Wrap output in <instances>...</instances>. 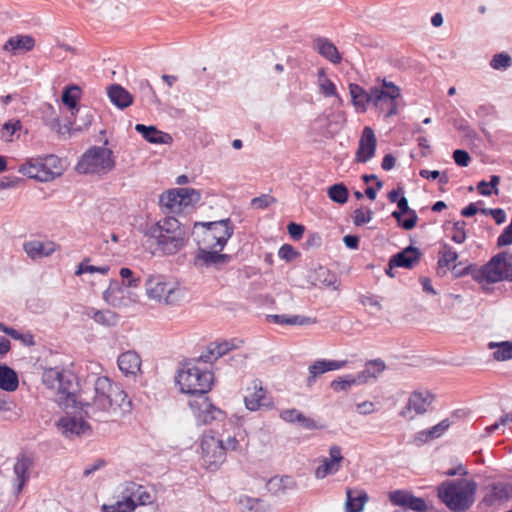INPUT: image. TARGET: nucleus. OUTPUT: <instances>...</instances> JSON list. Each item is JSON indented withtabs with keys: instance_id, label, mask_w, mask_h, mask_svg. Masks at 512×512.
I'll return each mask as SVG.
<instances>
[{
	"instance_id": "obj_1",
	"label": "nucleus",
	"mask_w": 512,
	"mask_h": 512,
	"mask_svg": "<svg viewBox=\"0 0 512 512\" xmlns=\"http://www.w3.org/2000/svg\"><path fill=\"white\" fill-rule=\"evenodd\" d=\"M42 382L55 391V401L63 409L75 408L79 404L85 415L96 421H107L131 411L132 404L127 399L126 392L107 377H98L95 380L92 402L86 398L78 399L77 378L69 370L59 367L45 369Z\"/></svg>"
},
{
	"instance_id": "obj_2",
	"label": "nucleus",
	"mask_w": 512,
	"mask_h": 512,
	"mask_svg": "<svg viewBox=\"0 0 512 512\" xmlns=\"http://www.w3.org/2000/svg\"><path fill=\"white\" fill-rule=\"evenodd\" d=\"M144 234L155 239L158 249L166 255L176 254L188 241L185 226L174 217H165L148 226Z\"/></svg>"
},
{
	"instance_id": "obj_3",
	"label": "nucleus",
	"mask_w": 512,
	"mask_h": 512,
	"mask_svg": "<svg viewBox=\"0 0 512 512\" xmlns=\"http://www.w3.org/2000/svg\"><path fill=\"white\" fill-rule=\"evenodd\" d=\"M478 484L467 478L446 480L437 487L439 500L452 512H465L475 502Z\"/></svg>"
},
{
	"instance_id": "obj_4",
	"label": "nucleus",
	"mask_w": 512,
	"mask_h": 512,
	"mask_svg": "<svg viewBox=\"0 0 512 512\" xmlns=\"http://www.w3.org/2000/svg\"><path fill=\"white\" fill-rule=\"evenodd\" d=\"M213 374L208 370H201L198 367L186 364L178 372L176 382L180 386V390L186 394H199L204 396L213 384Z\"/></svg>"
},
{
	"instance_id": "obj_5",
	"label": "nucleus",
	"mask_w": 512,
	"mask_h": 512,
	"mask_svg": "<svg viewBox=\"0 0 512 512\" xmlns=\"http://www.w3.org/2000/svg\"><path fill=\"white\" fill-rule=\"evenodd\" d=\"M145 286L150 299L166 305H175L185 296L184 288L174 281L167 280L162 275L150 276Z\"/></svg>"
},
{
	"instance_id": "obj_6",
	"label": "nucleus",
	"mask_w": 512,
	"mask_h": 512,
	"mask_svg": "<svg viewBox=\"0 0 512 512\" xmlns=\"http://www.w3.org/2000/svg\"><path fill=\"white\" fill-rule=\"evenodd\" d=\"M63 167L55 155L29 159L19 169V172L31 179L48 182L62 174Z\"/></svg>"
},
{
	"instance_id": "obj_7",
	"label": "nucleus",
	"mask_w": 512,
	"mask_h": 512,
	"mask_svg": "<svg viewBox=\"0 0 512 512\" xmlns=\"http://www.w3.org/2000/svg\"><path fill=\"white\" fill-rule=\"evenodd\" d=\"M115 167L112 150L94 146L87 150L77 164L80 173H108Z\"/></svg>"
},
{
	"instance_id": "obj_8",
	"label": "nucleus",
	"mask_w": 512,
	"mask_h": 512,
	"mask_svg": "<svg viewBox=\"0 0 512 512\" xmlns=\"http://www.w3.org/2000/svg\"><path fill=\"white\" fill-rule=\"evenodd\" d=\"M476 279L487 283H497L503 280L512 281V254L500 252L493 256L477 273Z\"/></svg>"
},
{
	"instance_id": "obj_9",
	"label": "nucleus",
	"mask_w": 512,
	"mask_h": 512,
	"mask_svg": "<svg viewBox=\"0 0 512 512\" xmlns=\"http://www.w3.org/2000/svg\"><path fill=\"white\" fill-rule=\"evenodd\" d=\"M400 96L401 90L393 82L382 80L379 86L372 87V105L386 117L397 114Z\"/></svg>"
},
{
	"instance_id": "obj_10",
	"label": "nucleus",
	"mask_w": 512,
	"mask_h": 512,
	"mask_svg": "<svg viewBox=\"0 0 512 512\" xmlns=\"http://www.w3.org/2000/svg\"><path fill=\"white\" fill-rule=\"evenodd\" d=\"M200 197V192L194 188H175L163 193L159 203L167 212L180 213L183 208L197 203Z\"/></svg>"
},
{
	"instance_id": "obj_11",
	"label": "nucleus",
	"mask_w": 512,
	"mask_h": 512,
	"mask_svg": "<svg viewBox=\"0 0 512 512\" xmlns=\"http://www.w3.org/2000/svg\"><path fill=\"white\" fill-rule=\"evenodd\" d=\"M203 465L211 471L217 470L225 461L224 441L205 433L201 441Z\"/></svg>"
},
{
	"instance_id": "obj_12",
	"label": "nucleus",
	"mask_w": 512,
	"mask_h": 512,
	"mask_svg": "<svg viewBox=\"0 0 512 512\" xmlns=\"http://www.w3.org/2000/svg\"><path fill=\"white\" fill-rule=\"evenodd\" d=\"M435 397L428 390H415L408 398L400 415L409 420L414 419L415 415L425 414L432 405Z\"/></svg>"
},
{
	"instance_id": "obj_13",
	"label": "nucleus",
	"mask_w": 512,
	"mask_h": 512,
	"mask_svg": "<svg viewBox=\"0 0 512 512\" xmlns=\"http://www.w3.org/2000/svg\"><path fill=\"white\" fill-rule=\"evenodd\" d=\"M244 403L248 410L257 411L261 408H271L273 403L266 395V390L263 388L262 383L258 379L250 382L246 388V395L244 396Z\"/></svg>"
},
{
	"instance_id": "obj_14",
	"label": "nucleus",
	"mask_w": 512,
	"mask_h": 512,
	"mask_svg": "<svg viewBox=\"0 0 512 512\" xmlns=\"http://www.w3.org/2000/svg\"><path fill=\"white\" fill-rule=\"evenodd\" d=\"M56 427L58 431L66 438L79 437L90 431L89 424L82 418L76 416H63L57 423Z\"/></svg>"
},
{
	"instance_id": "obj_15",
	"label": "nucleus",
	"mask_w": 512,
	"mask_h": 512,
	"mask_svg": "<svg viewBox=\"0 0 512 512\" xmlns=\"http://www.w3.org/2000/svg\"><path fill=\"white\" fill-rule=\"evenodd\" d=\"M377 139L373 129L369 126L363 129L359 139L358 149L355 155V161L366 163L374 157L376 152Z\"/></svg>"
},
{
	"instance_id": "obj_16",
	"label": "nucleus",
	"mask_w": 512,
	"mask_h": 512,
	"mask_svg": "<svg viewBox=\"0 0 512 512\" xmlns=\"http://www.w3.org/2000/svg\"><path fill=\"white\" fill-rule=\"evenodd\" d=\"M389 498L393 504L403 507V510L406 511L410 509L415 512H426L428 509V505L423 498L416 497L406 490L393 491Z\"/></svg>"
},
{
	"instance_id": "obj_17",
	"label": "nucleus",
	"mask_w": 512,
	"mask_h": 512,
	"mask_svg": "<svg viewBox=\"0 0 512 512\" xmlns=\"http://www.w3.org/2000/svg\"><path fill=\"white\" fill-rule=\"evenodd\" d=\"M190 406L197 411L195 415L199 422L202 424H210L214 420H221L224 417V412L215 407L207 397H200L199 400L191 402Z\"/></svg>"
},
{
	"instance_id": "obj_18",
	"label": "nucleus",
	"mask_w": 512,
	"mask_h": 512,
	"mask_svg": "<svg viewBox=\"0 0 512 512\" xmlns=\"http://www.w3.org/2000/svg\"><path fill=\"white\" fill-rule=\"evenodd\" d=\"M342 460L341 447L338 445L331 446L329 449V458H324L322 463L316 468L315 477L317 479H323L329 474L338 472Z\"/></svg>"
},
{
	"instance_id": "obj_19",
	"label": "nucleus",
	"mask_w": 512,
	"mask_h": 512,
	"mask_svg": "<svg viewBox=\"0 0 512 512\" xmlns=\"http://www.w3.org/2000/svg\"><path fill=\"white\" fill-rule=\"evenodd\" d=\"M232 257L228 254H220L218 249L206 250V248H199L195 257L194 265L200 266H214L220 268L231 261Z\"/></svg>"
},
{
	"instance_id": "obj_20",
	"label": "nucleus",
	"mask_w": 512,
	"mask_h": 512,
	"mask_svg": "<svg viewBox=\"0 0 512 512\" xmlns=\"http://www.w3.org/2000/svg\"><path fill=\"white\" fill-rule=\"evenodd\" d=\"M58 245L53 241L30 240L23 243V250L33 260H39L52 255Z\"/></svg>"
},
{
	"instance_id": "obj_21",
	"label": "nucleus",
	"mask_w": 512,
	"mask_h": 512,
	"mask_svg": "<svg viewBox=\"0 0 512 512\" xmlns=\"http://www.w3.org/2000/svg\"><path fill=\"white\" fill-rule=\"evenodd\" d=\"M207 230L216 237L215 244L219 246V251H222L228 239L234 232V226L229 218L220 221L208 222L203 224Z\"/></svg>"
},
{
	"instance_id": "obj_22",
	"label": "nucleus",
	"mask_w": 512,
	"mask_h": 512,
	"mask_svg": "<svg viewBox=\"0 0 512 512\" xmlns=\"http://www.w3.org/2000/svg\"><path fill=\"white\" fill-rule=\"evenodd\" d=\"M33 465V458L27 454H20L16 458V462L14 464V474L17 493L22 491L24 485L29 480L30 470L32 469Z\"/></svg>"
},
{
	"instance_id": "obj_23",
	"label": "nucleus",
	"mask_w": 512,
	"mask_h": 512,
	"mask_svg": "<svg viewBox=\"0 0 512 512\" xmlns=\"http://www.w3.org/2000/svg\"><path fill=\"white\" fill-rule=\"evenodd\" d=\"M242 343L243 341L238 339L223 341L221 343L213 342L207 347V351L200 356V359L205 363L212 362L227 354L232 349L238 348Z\"/></svg>"
},
{
	"instance_id": "obj_24",
	"label": "nucleus",
	"mask_w": 512,
	"mask_h": 512,
	"mask_svg": "<svg viewBox=\"0 0 512 512\" xmlns=\"http://www.w3.org/2000/svg\"><path fill=\"white\" fill-rule=\"evenodd\" d=\"M421 251L413 246H408L390 259V269L394 267L413 268L420 260Z\"/></svg>"
},
{
	"instance_id": "obj_25",
	"label": "nucleus",
	"mask_w": 512,
	"mask_h": 512,
	"mask_svg": "<svg viewBox=\"0 0 512 512\" xmlns=\"http://www.w3.org/2000/svg\"><path fill=\"white\" fill-rule=\"evenodd\" d=\"M346 364V361L336 360H317L311 364L308 368L309 376L307 378L308 386H311L316 379L322 374L328 371H334L342 368Z\"/></svg>"
},
{
	"instance_id": "obj_26",
	"label": "nucleus",
	"mask_w": 512,
	"mask_h": 512,
	"mask_svg": "<svg viewBox=\"0 0 512 512\" xmlns=\"http://www.w3.org/2000/svg\"><path fill=\"white\" fill-rule=\"evenodd\" d=\"M122 494L132 500V504L135 505V508L138 505H146L152 502V496L147 489L134 482L126 483Z\"/></svg>"
},
{
	"instance_id": "obj_27",
	"label": "nucleus",
	"mask_w": 512,
	"mask_h": 512,
	"mask_svg": "<svg viewBox=\"0 0 512 512\" xmlns=\"http://www.w3.org/2000/svg\"><path fill=\"white\" fill-rule=\"evenodd\" d=\"M135 130L140 133L146 141L153 144H171L173 141L170 134L158 130L155 126L137 124Z\"/></svg>"
},
{
	"instance_id": "obj_28",
	"label": "nucleus",
	"mask_w": 512,
	"mask_h": 512,
	"mask_svg": "<svg viewBox=\"0 0 512 512\" xmlns=\"http://www.w3.org/2000/svg\"><path fill=\"white\" fill-rule=\"evenodd\" d=\"M35 46V40L30 35H17L10 37L3 45V50L11 53L28 52Z\"/></svg>"
},
{
	"instance_id": "obj_29",
	"label": "nucleus",
	"mask_w": 512,
	"mask_h": 512,
	"mask_svg": "<svg viewBox=\"0 0 512 512\" xmlns=\"http://www.w3.org/2000/svg\"><path fill=\"white\" fill-rule=\"evenodd\" d=\"M313 48L324 58L338 64L341 62V55L337 47L327 38L318 37L313 42Z\"/></svg>"
},
{
	"instance_id": "obj_30",
	"label": "nucleus",
	"mask_w": 512,
	"mask_h": 512,
	"mask_svg": "<svg viewBox=\"0 0 512 512\" xmlns=\"http://www.w3.org/2000/svg\"><path fill=\"white\" fill-rule=\"evenodd\" d=\"M117 362H118L119 369L125 375H136L138 372H140L141 358L134 351H127V352L122 353L118 357Z\"/></svg>"
},
{
	"instance_id": "obj_31",
	"label": "nucleus",
	"mask_w": 512,
	"mask_h": 512,
	"mask_svg": "<svg viewBox=\"0 0 512 512\" xmlns=\"http://www.w3.org/2000/svg\"><path fill=\"white\" fill-rule=\"evenodd\" d=\"M368 501V494L364 490L347 489L346 490V512H361Z\"/></svg>"
},
{
	"instance_id": "obj_32",
	"label": "nucleus",
	"mask_w": 512,
	"mask_h": 512,
	"mask_svg": "<svg viewBox=\"0 0 512 512\" xmlns=\"http://www.w3.org/2000/svg\"><path fill=\"white\" fill-rule=\"evenodd\" d=\"M512 498V485L498 483L492 486L489 493L486 494L484 501L492 506L500 502L509 500Z\"/></svg>"
},
{
	"instance_id": "obj_33",
	"label": "nucleus",
	"mask_w": 512,
	"mask_h": 512,
	"mask_svg": "<svg viewBox=\"0 0 512 512\" xmlns=\"http://www.w3.org/2000/svg\"><path fill=\"white\" fill-rule=\"evenodd\" d=\"M349 92L352 98L353 105L364 112L367 105H372V87L369 90L362 88L357 84L349 85Z\"/></svg>"
},
{
	"instance_id": "obj_34",
	"label": "nucleus",
	"mask_w": 512,
	"mask_h": 512,
	"mask_svg": "<svg viewBox=\"0 0 512 512\" xmlns=\"http://www.w3.org/2000/svg\"><path fill=\"white\" fill-rule=\"evenodd\" d=\"M107 93L110 101L120 109H124L133 103L132 95L118 84L108 87Z\"/></svg>"
},
{
	"instance_id": "obj_35",
	"label": "nucleus",
	"mask_w": 512,
	"mask_h": 512,
	"mask_svg": "<svg viewBox=\"0 0 512 512\" xmlns=\"http://www.w3.org/2000/svg\"><path fill=\"white\" fill-rule=\"evenodd\" d=\"M280 418L289 423H298L305 429L312 430L318 428L316 422L313 419L306 417L297 409H286L281 411Z\"/></svg>"
},
{
	"instance_id": "obj_36",
	"label": "nucleus",
	"mask_w": 512,
	"mask_h": 512,
	"mask_svg": "<svg viewBox=\"0 0 512 512\" xmlns=\"http://www.w3.org/2000/svg\"><path fill=\"white\" fill-rule=\"evenodd\" d=\"M451 422L449 419H444L437 425L429 428L419 431L415 435V441L423 444L428 442L429 440L439 438L441 435H443L447 429L450 427Z\"/></svg>"
},
{
	"instance_id": "obj_37",
	"label": "nucleus",
	"mask_w": 512,
	"mask_h": 512,
	"mask_svg": "<svg viewBox=\"0 0 512 512\" xmlns=\"http://www.w3.org/2000/svg\"><path fill=\"white\" fill-rule=\"evenodd\" d=\"M72 117H74V119L69 120L72 132H80L87 129L91 125L93 120V115L91 114V111L85 107L76 109Z\"/></svg>"
},
{
	"instance_id": "obj_38",
	"label": "nucleus",
	"mask_w": 512,
	"mask_h": 512,
	"mask_svg": "<svg viewBox=\"0 0 512 512\" xmlns=\"http://www.w3.org/2000/svg\"><path fill=\"white\" fill-rule=\"evenodd\" d=\"M19 380L16 372L10 367L0 366V388L12 392L18 388Z\"/></svg>"
},
{
	"instance_id": "obj_39",
	"label": "nucleus",
	"mask_w": 512,
	"mask_h": 512,
	"mask_svg": "<svg viewBox=\"0 0 512 512\" xmlns=\"http://www.w3.org/2000/svg\"><path fill=\"white\" fill-rule=\"evenodd\" d=\"M123 294L124 289L119 285V283L117 281H111L110 285L103 293V298L108 304L114 307H119L123 305Z\"/></svg>"
},
{
	"instance_id": "obj_40",
	"label": "nucleus",
	"mask_w": 512,
	"mask_h": 512,
	"mask_svg": "<svg viewBox=\"0 0 512 512\" xmlns=\"http://www.w3.org/2000/svg\"><path fill=\"white\" fill-rule=\"evenodd\" d=\"M458 259V253L448 244H443L439 251L438 273H446V268Z\"/></svg>"
},
{
	"instance_id": "obj_41",
	"label": "nucleus",
	"mask_w": 512,
	"mask_h": 512,
	"mask_svg": "<svg viewBox=\"0 0 512 512\" xmlns=\"http://www.w3.org/2000/svg\"><path fill=\"white\" fill-rule=\"evenodd\" d=\"M81 90L77 85H71L67 87L62 94L61 100L64 105L68 107L71 112V116L74 115L76 109H80L81 107L77 106V101L80 98Z\"/></svg>"
},
{
	"instance_id": "obj_42",
	"label": "nucleus",
	"mask_w": 512,
	"mask_h": 512,
	"mask_svg": "<svg viewBox=\"0 0 512 512\" xmlns=\"http://www.w3.org/2000/svg\"><path fill=\"white\" fill-rule=\"evenodd\" d=\"M374 367L376 368V372H383L385 369V363L379 359L369 361L366 364L365 369L354 376L357 385L364 384L370 378H373L374 372H372V368Z\"/></svg>"
},
{
	"instance_id": "obj_43",
	"label": "nucleus",
	"mask_w": 512,
	"mask_h": 512,
	"mask_svg": "<svg viewBox=\"0 0 512 512\" xmlns=\"http://www.w3.org/2000/svg\"><path fill=\"white\" fill-rule=\"evenodd\" d=\"M399 211L403 213L409 214V217L400 222V226L405 230L413 229L418 221V216L415 210H411L408 205V200L406 197H401L398 202Z\"/></svg>"
},
{
	"instance_id": "obj_44",
	"label": "nucleus",
	"mask_w": 512,
	"mask_h": 512,
	"mask_svg": "<svg viewBox=\"0 0 512 512\" xmlns=\"http://www.w3.org/2000/svg\"><path fill=\"white\" fill-rule=\"evenodd\" d=\"M271 319L277 324L285 325H308L316 323V320L310 317L299 315H271Z\"/></svg>"
},
{
	"instance_id": "obj_45",
	"label": "nucleus",
	"mask_w": 512,
	"mask_h": 512,
	"mask_svg": "<svg viewBox=\"0 0 512 512\" xmlns=\"http://www.w3.org/2000/svg\"><path fill=\"white\" fill-rule=\"evenodd\" d=\"M92 314L87 313L88 316H92L94 321L104 326H115L118 323V315L111 310H94L91 309Z\"/></svg>"
},
{
	"instance_id": "obj_46",
	"label": "nucleus",
	"mask_w": 512,
	"mask_h": 512,
	"mask_svg": "<svg viewBox=\"0 0 512 512\" xmlns=\"http://www.w3.org/2000/svg\"><path fill=\"white\" fill-rule=\"evenodd\" d=\"M490 349H495L494 359L497 361H506L512 359V342L504 341L500 343L490 342Z\"/></svg>"
},
{
	"instance_id": "obj_47",
	"label": "nucleus",
	"mask_w": 512,
	"mask_h": 512,
	"mask_svg": "<svg viewBox=\"0 0 512 512\" xmlns=\"http://www.w3.org/2000/svg\"><path fill=\"white\" fill-rule=\"evenodd\" d=\"M318 86L321 94L325 97H338L334 83L326 76L324 69L318 70Z\"/></svg>"
},
{
	"instance_id": "obj_48",
	"label": "nucleus",
	"mask_w": 512,
	"mask_h": 512,
	"mask_svg": "<svg viewBox=\"0 0 512 512\" xmlns=\"http://www.w3.org/2000/svg\"><path fill=\"white\" fill-rule=\"evenodd\" d=\"M328 197L338 204H344L348 200V189L343 183L330 186L327 190Z\"/></svg>"
},
{
	"instance_id": "obj_49",
	"label": "nucleus",
	"mask_w": 512,
	"mask_h": 512,
	"mask_svg": "<svg viewBox=\"0 0 512 512\" xmlns=\"http://www.w3.org/2000/svg\"><path fill=\"white\" fill-rule=\"evenodd\" d=\"M135 505L132 504V500L128 499L126 495H123V499L115 502L111 505L104 504L102 506L103 512H133Z\"/></svg>"
},
{
	"instance_id": "obj_50",
	"label": "nucleus",
	"mask_w": 512,
	"mask_h": 512,
	"mask_svg": "<svg viewBox=\"0 0 512 512\" xmlns=\"http://www.w3.org/2000/svg\"><path fill=\"white\" fill-rule=\"evenodd\" d=\"M240 506L242 512H265V503L260 499L241 498Z\"/></svg>"
},
{
	"instance_id": "obj_51",
	"label": "nucleus",
	"mask_w": 512,
	"mask_h": 512,
	"mask_svg": "<svg viewBox=\"0 0 512 512\" xmlns=\"http://www.w3.org/2000/svg\"><path fill=\"white\" fill-rule=\"evenodd\" d=\"M328 127L332 130V132H338L342 129L347 121L346 113L342 110H337L332 112L328 118Z\"/></svg>"
},
{
	"instance_id": "obj_52",
	"label": "nucleus",
	"mask_w": 512,
	"mask_h": 512,
	"mask_svg": "<svg viewBox=\"0 0 512 512\" xmlns=\"http://www.w3.org/2000/svg\"><path fill=\"white\" fill-rule=\"evenodd\" d=\"M512 64V58L506 53L495 54L490 65L495 70H506Z\"/></svg>"
},
{
	"instance_id": "obj_53",
	"label": "nucleus",
	"mask_w": 512,
	"mask_h": 512,
	"mask_svg": "<svg viewBox=\"0 0 512 512\" xmlns=\"http://www.w3.org/2000/svg\"><path fill=\"white\" fill-rule=\"evenodd\" d=\"M353 385H357L354 376L347 375L343 378L336 379L331 382V388L334 391H347L349 390Z\"/></svg>"
},
{
	"instance_id": "obj_54",
	"label": "nucleus",
	"mask_w": 512,
	"mask_h": 512,
	"mask_svg": "<svg viewBox=\"0 0 512 512\" xmlns=\"http://www.w3.org/2000/svg\"><path fill=\"white\" fill-rule=\"evenodd\" d=\"M373 212L371 209L364 210L363 208H357L353 212V223L356 226H361L369 223L372 220Z\"/></svg>"
},
{
	"instance_id": "obj_55",
	"label": "nucleus",
	"mask_w": 512,
	"mask_h": 512,
	"mask_svg": "<svg viewBox=\"0 0 512 512\" xmlns=\"http://www.w3.org/2000/svg\"><path fill=\"white\" fill-rule=\"evenodd\" d=\"M49 127L51 130L55 131L59 136L66 138V136L70 137L72 134L70 124L61 125L59 118H53L49 121Z\"/></svg>"
},
{
	"instance_id": "obj_56",
	"label": "nucleus",
	"mask_w": 512,
	"mask_h": 512,
	"mask_svg": "<svg viewBox=\"0 0 512 512\" xmlns=\"http://www.w3.org/2000/svg\"><path fill=\"white\" fill-rule=\"evenodd\" d=\"M86 262L87 261L85 260L84 262L79 264V266L77 267V270L75 271V275L79 276L83 273H94V272H99L101 274H107L109 271L108 266L97 267V266H93V265H88Z\"/></svg>"
},
{
	"instance_id": "obj_57",
	"label": "nucleus",
	"mask_w": 512,
	"mask_h": 512,
	"mask_svg": "<svg viewBox=\"0 0 512 512\" xmlns=\"http://www.w3.org/2000/svg\"><path fill=\"white\" fill-rule=\"evenodd\" d=\"M466 222L457 221L454 223L452 240L455 243L462 244L466 240Z\"/></svg>"
},
{
	"instance_id": "obj_58",
	"label": "nucleus",
	"mask_w": 512,
	"mask_h": 512,
	"mask_svg": "<svg viewBox=\"0 0 512 512\" xmlns=\"http://www.w3.org/2000/svg\"><path fill=\"white\" fill-rule=\"evenodd\" d=\"M131 269L123 267L120 270V276L123 279V284L127 287H137L140 284V278L134 277Z\"/></svg>"
},
{
	"instance_id": "obj_59",
	"label": "nucleus",
	"mask_w": 512,
	"mask_h": 512,
	"mask_svg": "<svg viewBox=\"0 0 512 512\" xmlns=\"http://www.w3.org/2000/svg\"><path fill=\"white\" fill-rule=\"evenodd\" d=\"M510 424H512V412L501 416L498 422H495L494 424L486 427L485 436L491 435L500 426H509Z\"/></svg>"
},
{
	"instance_id": "obj_60",
	"label": "nucleus",
	"mask_w": 512,
	"mask_h": 512,
	"mask_svg": "<svg viewBox=\"0 0 512 512\" xmlns=\"http://www.w3.org/2000/svg\"><path fill=\"white\" fill-rule=\"evenodd\" d=\"M276 200L272 196L269 195H261L259 197H255L251 201L252 207L256 209H264L274 203Z\"/></svg>"
},
{
	"instance_id": "obj_61",
	"label": "nucleus",
	"mask_w": 512,
	"mask_h": 512,
	"mask_svg": "<svg viewBox=\"0 0 512 512\" xmlns=\"http://www.w3.org/2000/svg\"><path fill=\"white\" fill-rule=\"evenodd\" d=\"M453 159L458 166L467 167L471 161V157L467 151L457 149L453 152Z\"/></svg>"
},
{
	"instance_id": "obj_62",
	"label": "nucleus",
	"mask_w": 512,
	"mask_h": 512,
	"mask_svg": "<svg viewBox=\"0 0 512 512\" xmlns=\"http://www.w3.org/2000/svg\"><path fill=\"white\" fill-rule=\"evenodd\" d=\"M359 302L363 306L373 307L377 311L382 309V305H381L380 301L378 300V298L376 296H374V295H371V294L360 295L359 296Z\"/></svg>"
},
{
	"instance_id": "obj_63",
	"label": "nucleus",
	"mask_w": 512,
	"mask_h": 512,
	"mask_svg": "<svg viewBox=\"0 0 512 512\" xmlns=\"http://www.w3.org/2000/svg\"><path fill=\"white\" fill-rule=\"evenodd\" d=\"M20 127L21 125L19 121H16L15 123H5L2 128V138H4L6 141H11L12 135L15 133L17 129H20Z\"/></svg>"
},
{
	"instance_id": "obj_64",
	"label": "nucleus",
	"mask_w": 512,
	"mask_h": 512,
	"mask_svg": "<svg viewBox=\"0 0 512 512\" xmlns=\"http://www.w3.org/2000/svg\"><path fill=\"white\" fill-rule=\"evenodd\" d=\"M215 242H216V237H214L213 234H211V232L206 229L203 233L202 240H201V243L203 245L202 248H206V250H212V249L219 250V246L216 245Z\"/></svg>"
}]
</instances>
